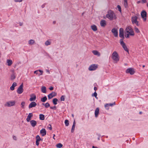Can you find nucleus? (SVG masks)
<instances>
[{
    "instance_id": "nucleus-1",
    "label": "nucleus",
    "mask_w": 148,
    "mask_h": 148,
    "mask_svg": "<svg viewBox=\"0 0 148 148\" xmlns=\"http://www.w3.org/2000/svg\"><path fill=\"white\" fill-rule=\"evenodd\" d=\"M106 17L110 20L115 19L116 16L113 11L111 10H109L108 14L106 15Z\"/></svg>"
},
{
    "instance_id": "nucleus-2",
    "label": "nucleus",
    "mask_w": 148,
    "mask_h": 148,
    "mask_svg": "<svg viewBox=\"0 0 148 148\" xmlns=\"http://www.w3.org/2000/svg\"><path fill=\"white\" fill-rule=\"evenodd\" d=\"M112 59L116 62H118L119 58L117 53L115 51H114L112 54Z\"/></svg>"
},
{
    "instance_id": "nucleus-3",
    "label": "nucleus",
    "mask_w": 148,
    "mask_h": 148,
    "mask_svg": "<svg viewBox=\"0 0 148 148\" xmlns=\"http://www.w3.org/2000/svg\"><path fill=\"white\" fill-rule=\"evenodd\" d=\"M126 32L127 33H129L130 35L131 36H134V32L130 26H128L126 29Z\"/></svg>"
},
{
    "instance_id": "nucleus-4",
    "label": "nucleus",
    "mask_w": 148,
    "mask_h": 148,
    "mask_svg": "<svg viewBox=\"0 0 148 148\" xmlns=\"http://www.w3.org/2000/svg\"><path fill=\"white\" fill-rule=\"evenodd\" d=\"M23 84L22 83L18 87L17 90V92L18 94H20L23 92Z\"/></svg>"
},
{
    "instance_id": "nucleus-5",
    "label": "nucleus",
    "mask_w": 148,
    "mask_h": 148,
    "mask_svg": "<svg viewBox=\"0 0 148 148\" xmlns=\"http://www.w3.org/2000/svg\"><path fill=\"white\" fill-rule=\"evenodd\" d=\"M138 17L137 16H134L132 18V24H136L137 26L139 25L138 22L137 21Z\"/></svg>"
},
{
    "instance_id": "nucleus-6",
    "label": "nucleus",
    "mask_w": 148,
    "mask_h": 148,
    "mask_svg": "<svg viewBox=\"0 0 148 148\" xmlns=\"http://www.w3.org/2000/svg\"><path fill=\"white\" fill-rule=\"evenodd\" d=\"M142 17L143 18L144 21H145L146 20L147 13L145 11L143 10L141 13Z\"/></svg>"
},
{
    "instance_id": "nucleus-7",
    "label": "nucleus",
    "mask_w": 148,
    "mask_h": 148,
    "mask_svg": "<svg viewBox=\"0 0 148 148\" xmlns=\"http://www.w3.org/2000/svg\"><path fill=\"white\" fill-rule=\"evenodd\" d=\"M97 68V65L95 64H92L88 68L89 71H92L96 70Z\"/></svg>"
},
{
    "instance_id": "nucleus-8",
    "label": "nucleus",
    "mask_w": 148,
    "mask_h": 148,
    "mask_svg": "<svg viewBox=\"0 0 148 148\" xmlns=\"http://www.w3.org/2000/svg\"><path fill=\"white\" fill-rule=\"evenodd\" d=\"M127 73H130V75H132L134 74L135 71L134 69L132 68H130L127 69L126 71Z\"/></svg>"
},
{
    "instance_id": "nucleus-9",
    "label": "nucleus",
    "mask_w": 148,
    "mask_h": 148,
    "mask_svg": "<svg viewBox=\"0 0 148 148\" xmlns=\"http://www.w3.org/2000/svg\"><path fill=\"white\" fill-rule=\"evenodd\" d=\"M15 102L13 101H10L9 102H7L5 104V106L10 107L14 105Z\"/></svg>"
},
{
    "instance_id": "nucleus-10",
    "label": "nucleus",
    "mask_w": 148,
    "mask_h": 148,
    "mask_svg": "<svg viewBox=\"0 0 148 148\" xmlns=\"http://www.w3.org/2000/svg\"><path fill=\"white\" fill-rule=\"evenodd\" d=\"M119 36L120 37L123 39L124 38L123 29L122 28H120L119 29Z\"/></svg>"
},
{
    "instance_id": "nucleus-11",
    "label": "nucleus",
    "mask_w": 148,
    "mask_h": 148,
    "mask_svg": "<svg viewBox=\"0 0 148 148\" xmlns=\"http://www.w3.org/2000/svg\"><path fill=\"white\" fill-rule=\"evenodd\" d=\"M56 93L54 92H52L48 95V97L49 99H51L53 97L56 96Z\"/></svg>"
},
{
    "instance_id": "nucleus-12",
    "label": "nucleus",
    "mask_w": 148,
    "mask_h": 148,
    "mask_svg": "<svg viewBox=\"0 0 148 148\" xmlns=\"http://www.w3.org/2000/svg\"><path fill=\"white\" fill-rule=\"evenodd\" d=\"M30 96L31 97L29 100L30 101H34L36 99V95L34 94H32Z\"/></svg>"
},
{
    "instance_id": "nucleus-13",
    "label": "nucleus",
    "mask_w": 148,
    "mask_h": 148,
    "mask_svg": "<svg viewBox=\"0 0 148 148\" xmlns=\"http://www.w3.org/2000/svg\"><path fill=\"white\" fill-rule=\"evenodd\" d=\"M112 32L113 33L114 36L115 37H117L118 36V32L116 29L114 28L112 30Z\"/></svg>"
},
{
    "instance_id": "nucleus-14",
    "label": "nucleus",
    "mask_w": 148,
    "mask_h": 148,
    "mask_svg": "<svg viewBox=\"0 0 148 148\" xmlns=\"http://www.w3.org/2000/svg\"><path fill=\"white\" fill-rule=\"evenodd\" d=\"M37 105L36 103L34 101L31 102L29 106V108L30 109L33 107H35Z\"/></svg>"
},
{
    "instance_id": "nucleus-15",
    "label": "nucleus",
    "mask_w": 148,
    "mask_h": 148,
    "mask_svg": "<svg viewBox=\"0 0 148 148\" xmlns=\"http://www.w3.org/2000/svg\"><path fill=\"white\" fill-rule=\"evenodd\" d=\"M100 24L101 27H104L106 25V21L104 20H102L101 21Z\"/></svg>"
},
{
    "instance_id": "nucleus-16",
    "label": "nucleus",
    "mask_w": 148,
    "mask_h": 148,
    "mask_svg": "<svg viewBox=\"0 0 148 148\" xmlns=\"http://www.w3.org/2000/svg\"><path fill=\"white\" fill-rule=\"evenodd\" d=\"M40 133L41 134L42 136H44L46 134V131L45 129L43 128L40 130Z\"/></svg>"
},
{
    "instance_id": "nucleus-17",
    "label": "nucleus",
    "mask_w": 148,
    "mask_h": 148,
    "mask_svg": "<svg viewBox=\"0 0 148 148\" xmlns=\"http://www.w3.org/2000/svg\"><path fill=\"white\" fill-rule=\"evenodd\" d=\"M30 123L32 127H35L37 124L36 121L34 120H32L30 121Z\"/></svg>"
},
{
    "instance_id": "nucleus-18",
    "label": "nucleus",
    "mask_w": 148,
    "mask_h": 148,
    "mask_svg": "<svg viewBox=\"0 0 148 148\" xmlns=\"http://www.w3.org/2000/svg\"><path fill=\"white\" fill-rule=\"evenodd\" d=\"M33 116V115L32 113H29L26 119L27 121L28 122L30 121L31 118Z\"/></svg>"
},
{
    "instance_id": "nucleus-19",
    "label": "nucleus",
    "mask_w": 148,
    "mask_h": 148,
    "mask_svg": "<svg viewBox=\"0 0 148 148\" xmlns=\"http://www.w3.org/2000/svg\"><path fill=\"white\" fill-rule=\"evenodd\" d=\"M121 45L122 46L124 50L129 53V50L127 48L125 44L124 43Z\"/></svg>"
},
{
    "instance_id": "nucleus-20",
    "label": "nucleus",
    "mask_w": 148,
    "mask_h": 148,
    "mask_svg": "<svg viewBox=\"0 0 148 148\" xmlns=\"http://www.w3.org/2000/svg\"><path fill=\"white\" fill-rule=\"evenodd\" d=\"M99 112V109L98 108H97L95 109V116L96 117H97L98 116Z\"/></svg>"
},
{
    "instance_id": "nucleus-21",
    "label": "nucleus",
    "mask_w": 148,
    "mask_h": 148,
    "mask_svg": "<svg viewBox=\"0 0 148 148\" xmlns=\"http://www.w3.org/2000/svg\"><path fill=\"white\" fill-rule=\"evenodd\" d=\"M17 86V84L16 82H14L11 86L10 88L11 90H13L14 89V87Z\"/></svg>"
},
{
    "instance_id": "nucleus-22",
    "label": "nucleus",
    "mask_w": 148,
    "mask_h": 148,
    "mask_svg": "<svg viewBox=\"0 0 148 148\" xmlns=\"http://www.w3.org/2000/svg\"><path fill=\"white\" fill-rule=\"evenodd\" d=\"M92 53L93 54L97 56H99L100 55V54L99 53L98 51L96 50H93L92 51Z\"/></svg>"
},
{
    "instance_id": "nucleus-23",
    "label": "nucleus",
    "mask_w": 148,
    "mask_h": 148,
    "mask_svg": "<svg viewBox=\"0 0 148 148\" xmlns=\"http://www.w3.org/2000/svg\"><path fill=\"white\" fill-rule=\"evenodd\" d=\"M91 29L94 31H96L97 29V27L96 25H93L91 26Z\"/></svg>"
},
{
    "instance_id": "nucleus-24",
    "label": "nucleus",
    "mask_w": 148,
    "mask_h": 148,
    "mask_svg": "<svg viewBox=\"0 0 148 148\" xmlns=\"http://www.w3.org/2000/svg\"><path fill=\"white\" fill-rule=\"evenodd\" d=\"M75 120L74 121L72 127L71 132L73 133L74 132L75 127Z\"/></svg>"
},
{
    "instance_id": "nucleus-25",
    "label": "nucleus",
    "mask_w": 148,
    "mask_h": 148,
    "mask_svg": "<svg viewBox=\"0 0 148 148\" xmlns=\"http://www.w3.org/2000/svg\"><path fill=\"white\" fill-rule=\"evenodd\" d=\"M46 88L44 86H42L41 88V91L43 93H46Z\"/></svg>"
},
{
    "instance_id": "nucleus-26",
    "label": "nucleus",
    "mask_w": 148,
    "mask_h": 148,
    "mask_svg": "<svg viewBox=\"0 0 148 148\" xmlns=\"http://www.w3.org/2000/svg\"><path fill=\"white\" fill-rule=\"evenodd\" d=\"M7 62L8 64V66H11L12 63V60H7Z\"/></svg>"
},
{
    "instance_id": "nucleus-27",
    "label": "nucleus",
    "mask_w": 148,
    "mask_h": 148,
    "mask_svg": "<svg viewBox=\"0 0 148 148\" xmlns=\"http://www.w3.org/2000/svg\"><path fill=\"white\" fill-rule=\"evenodd\" d=\"M39 119L40 120H43L45 119L44 115L43 114H40L39 115Z\"/></svg>"
},
{
    "instance_id": "nucleus-28",
    "label": "nucleus",
    "mask_w": 148,
    "mask_h": 148,
    "mask_svg": "<svg viewBox=\"0 0 148 148\" xmlns=\"http://www.w3.org/2000/svg\"><path fill=\"white\" fill-rule=\"evenodd\" d=\"M47 99V98L46 96H45L42 98H41V101L43 102H45Z\"/></svg>"
},
{
    "instance_id": "nucleus-29",
    "label": "nucleus",
    "mask_w": 148,
    "mask_h": 148,
    "mask_svg": "<svg viewBox=\"0 0 148 148\" xmlns=\"http://www.w3.org/2000/svg\"><path fill=\"white\" fill-rule=\"evenodd\" d=\"M58 101V99L57 98H55L53 99V104L55 105H56L57 103V102Z\"/></svg>"
},
{
    "instance_id": "nucleus-30",
    "label": "nucleus",
    "mask_w": 148,
    "mask_h": 148,
    "mask_svg": "<svg viewBox=\"0 0 148 148\" xmlns=\"http://www.w3.org/2000/svg\"><path fill=\"white\" fill-rule=\"evenodd\" d=\"M42 105H44L45 106V107L47 108L50 106V105L48 102L46 103L45 104L43 103H42Z\"/></svg>"
},
{
    "instance_id": "nucleus-31",
    "label": "nucleus",
    "mask_w": 148,
    "mask_h": 148,
    "mask_svg": "<svg viewBox=\"0 0 148 148\" xmlns=\"http://www.w3.org/2000/svg\"><path fill=\"white\" fill-rule=\"evenodd\" d=\"M34 42L35 41L34 40L31 39L29 41L28 43L29 45H32L34 44Z\"/></svg>"
},
{
    "instance_id": "nucleus-32",
    "label": "nucleus",
    "mask_w": 148,
    "mask_h": 148,
    "mask_svg": "<svg viewBox=\"0 0 148 148\" xmlns=\"http://www.w3.org/2000/svg\"><path fill=\"white\" fill-rule=\"evenodd\" d=\"M62 146V145L60 143H59L56 145V147L58 148H61Z\"/></svg>"
},
{
    "instance_id": "nucleus-33",
    "label": "nucleus",
    "mask_w": 148,
    "mask_h": 148,
    "mask_svg": "<svg viewBox=\"0 0 148 148\" xmlns=\"http://www.w3.org/2000/svg\"><path fill=\"white\" fill-rule=\"evenodd\" d=\"M36 139L37 141H40L41 140H42L41 139L40 136L38 135H37L36 138Z\"/></svg>"
},
{
    "instance_id": "nucleus-34",
    "label": "nucleus",
    "mask_w": 148,
    "mask_h": 148,
    "mask_svg": "<svg viewBox=\"0 0 148 148\" xmlns=\"http://www.w3.org/2000/svg\"><path fill=\"white\" fill-rule=\"evenodd\" d=\"M25 104V102L24 101H22L21 104V107L22 108H24V106Z\"/></svg>"
},
{
    "instance_id": "nucleus-35",
    "label": "nucleus",
    "mask_w": 148,
    "mask_h": 148,
    "mask_svg": "<svg viewBox=\"0 0 148 148\" xmlns=\"http://www.w3.org/2000/svg\"><path fill=\"white\" fill-rule=\"evenodd\" d=\"M64 123L66 126H68L69 125V121L66 119Z\"/></svg>"
},
{
    "instance_id": "nucleus-36",
    "label": "nucleus",
    "mask_w": 148,
    "mask_h": 148,
    "mask_svg": "<svg viewBox=\"0 0 148 148\" xmlns=\"http://www.w3.org/2000/svg\"><path fill=\"white\" fill-rule=\"evenodd\" d=\"M124 4L125 8H127V1H124Z\"/></svg>"
},
{
    "instance_id": "nucleus-37",
    "label": "nucleus",
    "mask_w": 148,
    "mask_h": 148,
    "mask_svg": "<svg viewBox=\"0 0 148 148\" xmlns=\"http://www.w3.org/2000/svg\"><path fill=\"white\" fill-rule=\"evenodd\" d=\"M45 44L46 45L48 46L51 44V42L49 40H47L45 42Z\"/></svg>"
},
{
    "instance_id": "nucleus-38",
    "label": "nucleus",
    "mask_w": 148,
    "mask_h": 148,
    "mask_svg": "<svg viewBox=\"0 0 148 148\" xmlns=\"http://www.w3.org/2000/svg\"><path fill=\"white\" fill-rule=\"evenodd\" d=\"M117 8L118 10L120 12H121V7L120 5H118L117 6Z\"/></svg>"
},
{
    "instance_id": "nucleus-39",
    "label": "nucleus",
    "mask_w": 148,
    "mask_h": 148,
    "mask_svg": "<svg viewBox=\"0 0 148 148\" xmlns=\"http://www.w3.org/2000/svg\"><path fill=\"white\" fill-rule=\"evenodd\" d=\"M15 76L14 74H12L11 76V80H13L15 78Z\"/></svg>"
},
{
    "instance_id": "nucleus-40",
    "label": "nucleus",
    "mask_w": 148,
    "mask_h": 148,
    "mask_svg": "<svg viewBox=\"0 0 148 148\" xmlns=\"http://www.w3.org/2000/svg\"><path fill=\"white\" fill-rule=\"evenodd\" d=\"M134 29L136 32L137 33H139L140 32V31L139 30L138 28L136 27H135Z\"/></svg>"
},
{
    "instance_id": "nucleus-41",
    "label": "nucleus",
    "mask_w": 148,
    "mask_h": 148,
    "mask_svg": "<svg viewBox=\"0 0 148 148\" xmlns=\"http://www.w3.org/2000/svg\"><path fill=\"white\" fill-rule=\"evenodd\" d=\"M65 96L62 95L60 97V99L61 101H64L65 100Z\"/></svg>"
},
{
    "instance_id": "nucleus-42",
    "label": "nucleus",
    "mask_w": 148,
    "mask_h": 148,
    "mask_svg": "<svg viewBox=\"0 0 148 148\" xmlns=\"http://www.w3.org/2000/svg\"><path fill=\"white\" fill-rule=\"evenodd\" d=\"M123 38L121 39L120 40V43L121 45L125 43H124V42L123 41Z\"/></svg>"
},
{
    "instance_id": "nucleus-43",
    "label": "nucleus",
    "mask_w": 148,
    "mask_h": 148,
    "mask_svg": "<svg viewBox=\"0 0 148 148\" xmlns=\"http://www.w3.org/2000/svg\"><path fill=\"white\" fill-rule=\"evenodd\" d=\"M109 104L108 103L106 104L105 105V107L106 109L108 110L109 108Z\"/></svg>"
},
{
    "instance_id": "nucleus-44",
    "label": "nucleus",
    "mask_w": 148,
    "mask_h": 148,
    "mask_svg": "<svg viewBox=\"0 0 148 148\" xmlns=\"http://www.w3.org/2000/svg\"><path fill=\"white\" fill-rule=\"evenodd\" d=\"M47 128L49 129L50 130H51L52 127H51V124H49L48 126H47Z\"/></svg>"
},
{
    "instance_id": "nucleus-45",
    "label": "nucleus",
    "mask_w": 148,
    "mask_h": 148,
    "mask_svg": "<svg viewBox=\"0 0 148 148\" xmlns=\"http://www.w3.org/2000/svg\"><path fill=\"white\" fill-rule=\"evenodd\" d=\"M97 94L96 92H95L94 93L92 94V96H95L96 98L97 96Z\"/></svg>"
},
{
    "instance_id": "nucleus-46",
    "label": "nucleus",
    "mask_w": 148,
    "mask_h": 148,
    "mask_svg": "<svg viewBox=\"0 0 148 148\" xmlns=\"http://www.w3.org/2000/svg\"><path fill=\"white\" fill-rule=\"evenodd\" d=\"M108 104H109V106H112L113 105H115V102H114V103H108Z\"/></svg>"
},
{
    "instance_id": "nucleus-47",
    "label": "nucleus",
    "mask_w": 148,
    "mask_h": 148,
    "mask_svg": "<svg viewBox=\"0 0 148 148\" xmlns=\"http://www.w3.org/2000/svg\"><path fill=\"white\" fill-rule=\"evenodd\" d=\"M38 71H39L41 73L40 74H39L38 76H39L40 75H42V73H43V71L41 70H38Z\"/></svg>"
},
{
    "instance_id": "nucleus-48",
    "label": "nucleus",
    "mask_w": 148,
    "mask_h": 148,
    "mask_svg": "<svg viewBox=\"0 0 148 148\" xmlns=\"http://www.w3.org/2000/svg\"><path fill=\"white\" fill-rule=\"evenodd\" d=\"M130 35V33H128V34H127L125 36V37L126 38H129V35Z\"/></svg>"
},
{
    "instance_id": "nucleus-49",
    "label": "nucleus",
    "mask_w": 148,
    "mask_h": 148,
    "mask_svg": "<svg viewBox=\"0 0 148 148\" xmlns=\"http://www.w3.org/2000/svg\"><path fill=\"white\" fill-rule=\"evenodd\" d=\"M40 141H37V140H36V145L37 146H38L39 145V142Z\"/></svg>"
},
{
    "instance_id": "nucleus-50",
    "label": "nucleus",
    "mask_w": 148,
    "mask_h": 148,
    "mask_svg": "<svg viewBox=\"0 0 148 148\" xmlns=\"http://www.w3.org/2000/svg\"><path fill=\"white\" fill-rule=\"evenodd\" d=\"M56 106H54L53 107H50V108L51 109H56Z\"/></svg>"
},
{
    "instance_id": "nucleus-51",
    "label": "nucleus",
    "mask_w": 148,
    "mask_h": 148,
    "mask_svg": "<svg viewBox=\"0 0 148 148\" xmlns=\"http://www.w3.org/2000/svg\"><path fill=\"white\" fill-rule=\"evenodd\" d=\"M15 2H21L22 1V0H14Z\"/></svg>"
},
{
    "instance_id": "nucleus-52",
    "label": "nucleus",
    "mask_w": 148,
    "mask_h": 148,
    "mask_svg": "<svg viewBox=\"0 0 148 148\" xmlns=\"http://www.w3.org/2000/svg\"><path fill=\"white\" fill-rule=\"evenodd\" d=\"M142 2L143 3H146L147 2V0H141Z\"/></svg>"
},
{
    "instance_id": "nucleus-53",
    "label": "nucleus",
    "mask_w": 148,
    "mask_h": 148,
    "mask_svg": "<svg viewBox=\"0 0 148 148\" xmlns=\"http://www.w3.org/2000/svg\"><path fill=\"white\" fill-rule=\"evenodd\" d=\"M38 70H36V71H34V73L35 74H37L38 73Z\"/></svg>"
},
{
    "instance_id": "nucleus-54",
    "label": "nucleus",
    "mask_w": 148,
    "mask_h": 148,
    "mask_svg": "<svg viewBox=\"0 0 148 148\" xmlns=\"http://www.w3.org/2000/svg\"><path fill=\"white\" fill-rule=\"evenodd\" d=\"M13 139L14 140H16L17 138H16V137L15 136H13Z\"/></svg>"
},
{
    "instance_id": "nucleus-55",
    "label": "nucleus",
    "mask_w": 148,
    "mask_h": 148,
    "mask_svg": "<svg viewBox=\"0 0 148 148\" xmlns=\"http://www.w3.org/2000/svg\"><path fill=\"white\" fill-rule=\"evenodd\" d=\"M49 89L50 90H52L53 89V87H50L49 88Z\"/></svg>"
},
{
    "instance_id": "nucleus-56",
    "label": "nucleus",
    "mask_w": 148,
    "mask_h": 148,
    "mask_svg": "<svg viewBox=\"0 0 148 148\" xmlns=\"http://www.w3.org/2000/svg\"><path fill=\"white\" fill-rule=\"evenodd\" d=\"M45 3H44V4H43L42 5L41 7L42 8H44L45 7Z\"/></svg>"
},
{
    "instance_id": "nucleus-57",
    "label": "nucleus",
    "mask_w": 148,
    "mask_h": 148,
    "mask_svg": "<svg viewBox=\"0 0 148 148\" xmlns=\"http://www.w3.org/2000/svg\"><path fill=\"white\" fill-rule=\"evenodd\" d=\"M23 24L22 23L20 22L19 23V25L21 26H22L23 25Z\"/></svg>"
},
{
    "instance_id": "nucleus-58",
    "label": "nucleus",
    "mask_w": 148,
    "mask_h": 148,
    "mask_svg": "<svg viewBox=\"0 0 148 148\" xmlns=\"http://www.w3.org/2000/svg\"><path fill=\"white\" fill-rule=\"evenodd\" d=\"M47 72L49 74L50 73V72L49 71V70H46Z\"/></svg>"
},
{
    "instance_id": "nucleus-59",
    "label": "nucleus",
    "mask_w": 148,
    "mask_h": 148,
    "mask_svg": "<svg viewBox=\"0 0 148 148\" xmlns=\"http://www.w3.org/2000/svg\"><path fill=\"white\" fill-rule=\"evenodd\" d=\"M94 90L96 91L97 90V88L96 87H94Z\"/></svg>"
},
{
    "instance_id": "nucleus-60",
    "label": "nucleus",
    "mask_w": 148,
    "mask_h": 148,
    "mask_svg": "<svg viewBox=\"0 0 148 148\" xmlns=\"http://www.w3.org/2000/svg\"><path fill=\"white\" fill-rule=\"evenodd\" d=\"M92 148H98L97 147H95L94 146H92Z\"/></svg>"
},
{
    "instance_id": "nucleus-61",
    "label": "nucleus",
    "mask_w": 148,
    "mask_h": 148,
    "mask_svg": "<svg viewBox=\"0 0 148 148\" xmlns=\"http://www.w3.org/2000/svg\"><path fill=\"white\" fill-rule=\"evenodd\" d=\"M140 2H141L140 1H138L137 2V3L138 4H139V3H140Z\"/></svg>"
},
{
    "instance_id": "nucleus-62",
    "label": "nucleus",
    "mask_w": 148,
    "mask_h": 148,
    "mask_svg": "<svg viewBox=\"0 0 148 148\" xmlns=\"http://www.w3.org/2000/svg\"><path fill=\"white\" fill-rule=\"evenodd\" d=\"M55 136V134H53V138L54 139V140H55V138H54Z\"/></svg>"
},
{
    "instance_id": "nucleus-63",
    "label": "nucleus",
    "mask_w": 148,
    "mask_h": 148,
    "mask_svg": "<svg viewBox=\"0 0 148 148\" xmlns=\"http://www.w3.org/2000/svg\"><path fill=\"white\" fill-rule=\"evenodd\" d=\"M56 23V21H53V24H55Z\"/></svg>"
},
{
    "instance_id": "nucleus-64",
    "label": "nucleus",
    "mask_w": 148,
    "mask_h": 148,
    "mask_svg": "<svg viewBox=\"0 0 148 148\" xmlns=\"http://www.w3.org/2000/svg\"><path fill=\"white\" fill-rule=\"evenodd\" d=\"M142 112H139V114H142Z\"/></svg>"
}]
</instances>
